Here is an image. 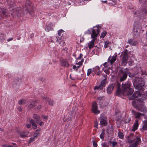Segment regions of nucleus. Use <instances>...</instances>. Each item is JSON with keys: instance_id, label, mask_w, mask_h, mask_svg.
Here are the masks:
<instances>
[{"instance_id": "603ef678", "label": "nucleus", "mask_w": 147, "mask_h": 147, "mask_svg": "<svg viewBox=\"0 0 147 147\" xmlns=\"http://www.w3.org/2000/svg\"><path fill=\"white\" fill-rule=\"evenodd\" d=\"M131 119L130 118H129L128 120L126 119L125 121V122L126 123H128L130 121Z\"/></svg>"}, {"instance_id": "6e6d98bb", "label": "nucleus", "mask_w": 147, "mask_h": 147, "mask_svg": "<svg viewBox=\"0 0 147 147\" xmlns=\"http://www.w3.org/2000/svg\"><path fill=\"white\" fill-rule=\"evenodd\" d=\"M76 64H78L79 65H82V63L81 61L79 62L78 63H77Z\"/></svg>"}, {"instance_id": "4be33fe9", "label": "nucleus", "mask_w": 147, "mask_h": 147, "mask_svg": "<svg viewBox=\"0 0 147 147\" xmlns=\"http://www.w3.org/2000/svg\"><path fill=\"white\" fill-rule=\"evenodd\" d=\"M105 80H102L100 83V84L99 85L100 86H101V87H102V88L103 89V88L104 87H105Z\"/></svg>"}, {"instance_id": "423d86ee", "label": "nucleus", "mask_w": 147, "mask_h": 147, "mask_svg": "<svg viewBox=\"0 0 147 147\" xmlns=\"http://www.w3.org/2000/svg\"><path fill=\"white\" fill-rule=\"evenodd\" d=\"M25 6L27 11L31 14L30 12L33 8V5L31 2L29 0L27 1L26 3Z\"/></svg>"}, {"instance_id": "680f3d73", "label": "nucleus", "mask_w": 147, "mask_h": 147, "mask_svg": "<svg viewBox=\"0 0 147 147\" xmlns=\"http://www.w3.org/2000/svg\"><path fill=\"white\" fill-rule=\"evenodd\" d=\"M38 135L36 134H35L34 135L33 137L35 138Z\"/></svg>"}, {"instance_id": "f3484780", "label": "nucleus", "mask_w": 147, "mask_h": 147, "mask_svg": "<svg viewBox=\"0 0 147 147\" xmlns=\"http://www.w3.org/2000/svg\"><path fill=\"white\" fill-rule=\"evenodd\" d=\"M132 112L133 113L135 116V117L136 118H139L140 116L141 113L137 112L134 111L133 110H132Z\"/></svg>"}, {"instance_id": "6e6552de", "label": "nucleus", "mask_w": 147, "mask_h": 147, "mask_svg": "<svg viewBox=\"0 0 147 147\" xmlns=\"http://www.w3.org/2000/svg\"><path fill=\"white\" fill-rule=\"evenodd\" d=\"M137 137L132 134H130L127 137L128 142L130 143H132L135 140H136Z\"/></svg>"}, {"instance_id": "2f4dec72", "label": "nucleus", "mask_w": 147, "mask_h": 147, "mask_svg": "<svg viewBox=\"0 0 147 147\" xmlns=\"http://www.w3.org/2000/svg\"><path fill=\"white\" fill-rule=\"evenodd\" d=\"M37 123L38 124L41 126H42L44 125L43 122L41 121V120H40L39 121H38Z\"/></svg>"}, {"instance_id": "c9c22d12", "label": "nucleus", "mask_w": 147, "mask_h": 147, "mask_svg": "<svg viewBox=\"0 0 147 147\" xmlns=\"http://www.w3.org/2000/svg\"><path fill=\"white\" fill-rule=\"evenodd\" d=\"M109 0H107V1H102V2L103 3H107V2H108V3L109 4H112V3L111 2H110L109 1Z\"/></svg>"}, {"instance_id": "6ab92c4d", "label": "nucleus", "mask_w": 147, "mask_h": 147, "mask_svg": "<svg viewBox=\"0 0 147 147\" xmlns=\"http://www.w3.org/2000/svg\"><path fill=\"white\" fill-rule=\"evenodd\" d=\"M107 123L106 120L104 119H101L100 121V124L103 126L106 125Z\"/></svg>"}, {"instance_id": "4c0bfd02", "label": "nucleus", "mask_w": 147, "mask_h": 147, "mask_svg": "<svg viewBox=\"0 0 147 147\" xmlns=\"http://www.w3.org/2000/svg\"><path fill=\"white\" fill-rule=\"evenodd\" d=\"M92 70L91 69H89L88 70L87 75L89 76L91 73Z\"/></svg>"}, {"instance_id": "de8ad7c7", "label": "nucleus", "mask_w": 147, "mask_h": 147, "mask_svg": "<svg viewBox=\"0 0 147 147\" xmlns=\"http://www.w3.org/2000/svg\"><path fill=\"white\" fill-rule=\"evenodd\" d=\"M20 136L21 138H24L26 137V135L25 134H22L20 135Z\"/></svg>"}, {"instance_id": "aec40b11", "label": "nucleus", "mask_w": 147, "mask_h": 147, "mask_svg": "<svg viewBox=\"0 0 147 147\" xmlns=\"http://www.w3.org/2000/svg\"><path fill=\"white\" fill-rule=\"evenodd\" d=\"M128 42L131 45H135L136 44V42L133 40L130 39L129 40Z\"/></svg>"}, {"instance_id": "e2e57ef3", "label": "nucleus", "mask_w": 147, "mask_h": 147, "mask_svg": "<svg viewBox=\"0 0 147 147\" xmlns=\"http://www.w3.org/2000/svg\"><path fill=\"white\" fill-rule=\"evenodd\" d=\"M101 72H100V71H98V72L97 73V74H97V75H98V76H99V75L101 74Z\"/></svg>"}, {"instance_id": "f257e3e1", "label": "nucleus", "mask_w": 147, "mask_h": 147, "mask_svg": "<svg viewBox=\"0 0 147 147\" xmlns=\"http://www.w3.org/2000/svg\"><path fill=\"white\" fill-rule=\"evenodd\" d=\"M117 85L116 94L118 96H120L122 94L131 95L134 92L133 90L131 88V83L129 82L122 84L121 89L120 88L121 85L118 82H117Z\"/></svg>"}, {"instance_id": "a18cd8bd", "label": "nucleus", "mask_w": 147, "mask_h": 147, "mask_svg": "<svg viewBox=\"0 0 147 147\" xmlns=\"http://www.w3.org/2000/svg\"><path fill=\"white\" fill-rule=\"evenodd\" d=\"M35 138L33 137L31 138H30V142H32L34 141Z\"/></svg>"}, {"instance_id": "f8f14e48", "label": "nucleus", "mask_w": 147, "mask_h": 147, "mask_svg": "<svg viewBox=\"0 0 147 147\" xmlns=\"http://www.w3.org/2000/svg\"><path fill=\"white\" fill-rule=\"evenodd\" d=\"M115 86V84L114 83H113L110 85L107 88V92L108 93L111 94L113 89L114 88Z\"/></svg>"}, {"instance_id": "ddd939ff", "label": "nucleus", "mask_w": 147, "mask_h": 147, "mask_svg": "<svg viewBox=\"0 0 147 147\" xmlns=\"http://www.w3.org/2000/svg\"><path fill=\"white\" fill-rule=\"evenodd\" d=\"M116 56H110L108 59V62L111 65L113 63L116 61Z\"/></svg>"}, {"instance_id": "c03bdc74", "label": "nucleus", "mask_w": 147, "mask_h": 147, "mask_svg": "<svg viewBox=\"0 0 147 147\" xmlns=\"http://www.w3.org/2000/svg\"><path fill=\"white\" fill-rule=\"evenodd\" d=\"M102 145L103 146V147H109V146L106 145L105 143L102 144Z\"/></svg>"}, {"instance_id": "338daca9", "label": "nucleus", "mask_w": 147, "mask_h": 147, "mask_svg": "<svg viewBox=\"0 0 147 147\" xmlns=\"http://www.w3.org/2000/svg\"><path fill=\"white\" fill-rule=\"evenodd\" d=\"M73 68L74 69H76V66L75 65H74L73 66Z\"/></svg>"}, {"instance_id": "72a5a7b5", "label": "nucleus", "mask_w": 147, "mask_h": 147, "mask_svg": "<svg viewBox=\"0 0 147 147\" xmlns=\"http://www.w3.org/2000/svg\"><path fill=\"white\" fill-rule=\"evenodd\" d=\"M14 5V3L13 2H11L9 4V7L10 8H12Z\"/></svg>"}, {"instance_id": "ea45409f", "label": "nucleus", "mask_w": 147, "mask_h": 147, "mask_svg": "<svg viewBox=\"0 0 147 147\" xmlns=\"http://www.w3.org/2000/svg\"><path fill=\"white\" fill-rule=\"evenodd\" d=\"M93 144L94 147H97V144L96 143L95 141H93Z\"/></svg>"}, {"instance_id": "5fc2aeb1", "label": "nucleus", "mask_w": 147, "mask_h": 147, "mask_svg": "<svg viewBox=\"0 0 147 147\" xmlns=\"http://www.w3.org/2000/svg\"><path fill=\"white\" fill-rule=\"evenodd\" d=\"M109 1L112 3L111 4H113L112 2L115 3V0H110Z\"/></svg>"}, {"instance_id": "7c9ffc66", "label": "nucleus", "mask_w": 147, "mask_h": 147, "mask_svg": "<svg viewBox=\"0 0 147 147\" xmlns=\"http://www.w3.org/2000/svg\"><path fill=\"white\" fill-rule=\"evenodd\" d=\"M99 89H100V90L102 89V87H101V86H100V85H99L97 86H95V87H94V90H98Z\"/></svg>"}, {"instance_id": "bf43d9fd", "label": "nucleus", "mask_w": 147, "mask_h": 147, "mask_svg": "<svg viewBox=\"0 0 147 147\" xmlns=\"http://www.w3.org/2000/svg\"><path fill=\"white\" fill-rule=\"evenodd\" d=\"M15 82H16L17 84H18L19 82V81L17 79H16L15 80Z\"/></svg>"}, {"instance_id": "c756f323", "label": "nucleus", "mask_w": 147, "mask_h": 147, "mask_svg": "<svg viewBox=\"0 0 147 147\" xmlns=\"http://www.w3.org/2000/svg\"><path fill=\"white\" fill-rule=\"evenodd\" d=\"M1 11L3 15H5L7 13V11L6 9H3L1 10Z\"/></svg>"}, {"instance_id": "2eb2a0df", "label": "nucleus", "mask_w": 147, "mask_h": 147, "mask_svg": "<svg viewBox=\"0 0 147 147\" xmlns=\"http://www.w3.org/2000/svg\"><path fill=\"white\" fill-rule=\"evenodd\" d=\"M36 102L35 101H32L30 104L28 105V110H30L32 108L36 106Z\"/></svg>"}, {"instance_id": "f704fd0d", "label": "nucleus", "mask_w": 147, "mask_h": 147, "mask_svg": "<svg viewBox=\"0 0 147 147\" xmlns=\"http://www.w3.org/2000/svg\"><path fill=\"white\" fill-rule=\"evenodd\" d=\"M53 101L51 100H50L49 101V105H51L52 106H53Z\"/></svg>"}, {"instance_id": "79ce46f5", "label": "nucleus", "mask_w": 147, "mask_h": 147, "mask_svg": "<svg viewBox=\"0 0 147 147\" xmlns=\"http://www.w3.org/2000/svg\"><path fill=\"white\" fill-rule=\"evenodd\" d=\"M117 145V143L116 142H114L112 143L113 147H115L116 145Z\"/></svg>"}, {"instance_id": "9b49d317", "label": "nucleus", "mask_w": 147, "mask_h": 147, "mask_svg": "<svg viewBox=\"0 0 147 147\" xmlns=\"http://www.w3.org/2000/svg\"><path fill=\"white\" fill-rule=\"evenodd\" d=\"M100 30L98 29H93L91 34V37L92 38H94L96 37L98 34L99 33Z\"/></svg>"}, {"instance_id": "a878e982", "label": "nucleus", "mask_w": 147, "mask_h": 147, "mask_svg": "<svg viewBox=\"0 0 147 147\" xmlns=\"http://www.w3.org/2000/svg\"><path fill=\"white\" fill-rule=\"evenodd\" d=\"M140 35V33L137 30H136L134 32V36L136 37H138Z\"/></svg>"}, {"instance_id": "8fccbe9b", "label": "nucleus", "mask_w": 147, "mask_h": 147, "mask_svg": "<svg viewBox=\"0 0 147 147\" xmlns=\"http://www.w3.org/2000/svg\"><path fill=\"white\" fill-rule=\"evenodd\" d=\"M26 126L28 128H29L31 127V125L30 124H27L26 125Z\"/></svg>"}, {"instance_id": "5701e85b", "label": "nucleus", "mask_w": 147, "mask_h": 147, "mask_svg": "<svg viewBox=\"0 0 147 147\" xmlns=\"http://www.w3.org/2000/svg\"><path fill=\"white\" fill-rule=\"evenodd\" d=\"M118 136L119 138L121 139H122L124 137V135L123 133L120 131L118 133Z\"/></svg>"}, {"instance_id": "4468645a", "label": "nucleus", "mask_w": 147, "mask_h": 147, "mask_svg": "<svg viewBox=\"0 0 147 147\" xmlns=\"http://www.w3.org/2000/svg\"><path fill=\"white\" fill-rule=\"evenodd\" d=\"M128 59V55L123 54V58L122 59V64H126L127 61Z\"/></svg>"}, {"instance_id": "b1692460", "label": "nucleus", "mask_w": 147, "mask_h": 147, "mask_svg": "<svg viewBox=\"0 0 147 147\" xmlns=\"http://www.w3.org/2000/svg\"><path fill=\"white\" fill-rule=\"evenodd\" d=\"M26 102V100L24 99H22L19 101L18 103L19 105H21L22 104H24Z\"/></svg>"}, {"instance_id": "473e14b6", "label": "nucleus", "mask_w": 147, "mask_h": 147, "mask_svg": "<svg viewBox=\"0 0 147 147\" xmlns=\"http://www.w3.org/2000/svg\"><path fill=\"white\" fill-rule=\"evenodd\" d=\"M15 10L14 9H12V10L13 11V13H11V14H14V15H18V11H17V10H16V9H15V11H14V10Z\"/></svg>"}, {"instance_id": "39448f33", "label": "nucleus", "mask_w": 147, "mask_h": 147, "mask_svg": "<svg viewBox=\"0 0 147 147\" xmlns=\"http://www.w3.org/2000/svg\"><path fill=\"white\" fill-rule=\"evenodd\" d=\"M33 117L35 121L32 119H29L30 122L31 124L32 128L34 129H36L37 127L36 123H37L40 120V117L38 115L36 114H34Z\"/></svg>"}, {"instance_id": "13d9d810", "label": "nucleus", "mask_w": 147, "mask_h": 147, "mask_svg": "<svg viewBox=\"0 0 147 147\" xmlns=\"http://www.w3.org/2000/svg\"><path fill=\"white\" fill-rule=\"evenodd\" d=\"M12 144H13V145L15 147H16L17 146V145L16 143H12Z\"/></svg>"}, {"instance_id": "412c9836", "label": "nucleus", "mask_w": 147, "mask_h": 147, "mask_svg": "<svg viewBox=\"0 0 147 147\" xmlns=\"http://www.w3.org/2000/svg\"><path fill=\"white\" fill-rule=\"evenodd\" d=\"M62 65L63 66L68 67L69 66L68 63L67 61H63L62 63Z\"/></svg>"}, {"instance_id": "9d476101", "label": "nucleus", "mask_w": 147, "mask_h": 147, "mask_svg": "<svg viewBox=\"0 0 147 147\" xmlns=\"http://www.w3.org/2000/svg\"><path fill=\"white\" fill-rule=\"evenodd\" d=\"M132 104L133 106L135 107L136 109H137L138 110L144 112H146V110H145V107L144 105H142V107L140 108L138 106L135 102H132Z\"/></svg>"}, {"instance_id": "bb28decb", "label": "nucleus", "mask_w": 147, "mask_h": 147, "mask_svg": "<svg viewBox=\"0 0 147 147\" xmlns=\"http://www.w3.org/2000/svg\"><path fill=\"white\" fill-rule=\"evenodd\" d=\"M107 34L106 31H105L103 32L101 34L100 37L103 38Z\"/></svg>"}, {"instance_id": "a19ab883", "label": "nucleus", "mask_w": 147, "mask_h": 147, "mask_svg": "<svg viewBox=\"0 0 147 147\" xmlns=\"http://www.w3.org/2000/svg\"><path fill=\"white\" fill-rule=\"evenodd\" d=\"M63 32V30H61L59 31H58V35L59 36H60L61 35V34Z\"/></svg>"}, {"instance_id": "864d4df0", "label": "nucleus", "mask_w": 147, "mask_h": 147, "mask_svg": "<svg viewBox=\"0 0 147 147\" xmlns=\"http://www.w3.org/2000/svg\"><path fill=\"white\" fill-rule=\"evenodd\" d=\"M42 117L44 118V119H46V120L48 118V117L47 116H45V115H42Z\"/></svg>"}, {"instance_id": "774afa93", "label": "nucleus", "mask_w": 147, "mask_h": 147, "mask_svg": "<svg viewBox=\"0 0 147 147\" xmlns=\"http://www.w3.org/2000/svg\"><path fill=\"white\" fill-rule=\"evenodd\" d=\"M144 1V0H139V2L140 3Z\"/></svg>"}, {"instance_id": "3c124183", "label": "nucleus", "mask_w": 147, "mask_h": 147, "mask_svg": "<svg viewBox=\"0 0 147 147\" xmlns=\"http://www.w3.org/2000/svg\"><path fill=\"white\" fill-rule=\"evenodd\" d=\"M18 110L19 111L21 112L22 111V109L20 107H18Z\"/></svg>"}, {"instance_id": "1a4fd4ad", "label": "nucleus", "mask_w": 147, "mask_h": 147, "mask_svg": "<svg viewBox=\"0 0 147 147\" xmlns=\"http://www.w3.org/2000/svg\"><path fill=\"white\" fill-rule=\"evenodd\" d=\"M141 142V139L139 137H137L136 141L130 145L129 147H138V145Z\"/></svg>"}, {"instance_id": "f03ea898", "label": "nucleus", "mask_w": 147, "mask_h": 147, "mask_svg": "<svg viewBox=\"0 0 147 147\" xmlns=\"http://www.w3.org/2000/svg\"><path fill=\"white\" fill-rule=\"evenodd\" d=\"M133 84L134 87L136 89L143 91L144 89L143 87L144 85V82L142 79L140 78L135 77L134 79Z\"/></svg>"}, {"instance_id": "37998d69", "label": "nucleus", "mask_w": 147, "mask_h": 147, "mask_svg": "<svg viewBox=\"0 0 147 147\" xmlns=\"http://www.w3.org/2000/svg\"><path fill=\"white\" fill-rule=\"evenodd\" d=\"M94 123L95 125L94 126L95 127H97L98 123L96 121H95Z\"/></svg>"}, {"instance_id": "69168bd1", "label": "nucleus", "mask_w": 147, "mask_h": 147, "mask_svg": "<svg viewBox=\"0 0 147 147\" xmlns=\"http://www.w3.org/2000/svg\"><path fill=\"white\" fill-rule=\"evenodd\" d=\"M13 38H9V39H8L7 41L8 42H9L10 40H13Z\"/></svg>"}, {"instance_id": "58836bf2", "label": "nucleus", "mask_w": 147, "mask_h": 147, "mask_svg": "<svg viewBox=\"0 0 147 147\" xmlns=\"http://www.w3.org/2000/svg\"><path fill=\"white\" fill-rule=\"evenodd\" d=\"M41 107V105H39L37 106L35 109L36 110H39Z\"/></svg>"}, {"instance_id": "0eeeda50", "label": "nucleus", "mask_w": 147, "mask_h": 147, "mask_svg": "<svg viewBox=\"0 0 147 147\" xmlns=\"http://www.w3.org/2000/svg\"><path fill=\"white\" fill-rule=\"evenodd\" d=\"M97 109V104L96 102L94 101L92 104V111L95 114H98L100 112L99 110H98Z\"/></svg>"}, {"instance_id": "dca6fc26", "label": "nucleus", "mask_w": 147, "mask_h": 147, "mask_svg": "<svg viewBox=\"0 0 147 147\" xmlns=\"http://www.w3.org/2000/svg\"><path fill=\"white\" fill-rule=\"evenodd\" d=\"M143 126L142 129L144 130H147V119L143 121Z\"/></svg>"}, {"instance_id": "393cba45", "label": "nucleus", "mask_w": 147, "mask_h": 147, "mask_svg": "<svg viewBox=\"0 0 147 147\" xmlns=\"http://www.w3.org/2000/svg\"><path fill=\"white\" fill-rule=\"evenodd\" d=\"M105 134V131L104 130H103L102 132L100 135V138L102 139H103L104 138V135Z\"/></svg>"}, {"instance_id": "20e7f679", "label": "nucleus", "mask_w": 147, "mask_h": 147, "mask_svg": "<svg viewBox=\"0 0 147 147\" xmlns=\"http://www.w3.org/2000/svg\"><path fill=\"white\" fill-rule=\"evenodd\" d=\"M144 96L145 95L141 93L140 91H136L134 92L130 99H137L138 98H139L138 100L142 102L146 98V97H144Z\"/></svg>"}, {"instance_id": "a211bd4d", "label": "nucleus", "mask_w": 147, "mask_h": 147, "mask_svg": "<svg viewBox=\"0 0 147 147\" xmlns=\"http://www.w3.org/2000/svg\"><path fill=\"white\" fill-rule=\"evenodd\" d=\"M138 119H136L135 120V123L134 125L133 129H132L133 131H134L137 129L138 126Z\"/></svg>"}, {"instance_id": "0e129e2a", "label": "nucleus", "mask_w": 147, "mask_h": 147, "mask_svg": "<svg viewBox=\"0 0 147 147\" xmlns=\"http://www.w3.org/2000/svg\"><path fill=\"white\" fill-rule=\"evenodd\" d=\"M107 62H105V63H104V64H103V65L105 66V67H107V66H106V65H107Z\"/></svg>"}, {"instance_id": "49530a36", "label": "nucleus", "mask_w": 147, "mask_h": 147, "mask_svg": "<svg viewBox=\"0 0 147 147\" xmlns=\"http://www.w3.org/2000/svg\"><path fill=\"white\" fill-rule=\"evenodd\" d=\"M128 51L126 49H125L124 50V52L123 54L128 55L127 54Z\"/></svg>"}, {"instance_id": "cd10ccee", "label": "nucleus", "mask_w": 147, "mask_h": 147, "mask_svg": "<svg viewBox=\"0 0 147 147\" xmlns=\"http://www.w3.org/2000/svg\"><path fill=\"white\" fill-rule=\"evenodd\" d=\"M88 45L89 49H90L94 47V43L90 42V43H88Z\"/></svg>"}, {"instance_id": "7ed1b4c3", "label": "nucleus", "mask_w": 147, "mask_h": 147, "mask_svg": "<svg viewBox=\"0 0 147 147\" xmlns=\"http://www.w3.org/2000/svg\"><path fill=\"white\" fill-rule=\"evenodd\" d=\"M128 74L129 77H131L129 74V71L128 69L121 68L118 72V77L119 78L120 81L121 82L124 81L126 79ZM133 76H131V77H132Z\"/></svg>"}, {"instance_id": "4d7b16f0", "label": "nucleus", "mask_w": 147, "mask_h": 147, "mask_svg": "<svg viewBox=\"0 0 147 147\" xmlns=\"http://www.w3.org/2000/svg\"><path fill=\"white\" fill-rule=\"evenodd\" d=\"M5 147H13L11 145H6Z\"/></svg>"}, {"instance_id": "052dcab7", "label": "nucleus", "mask_w": 147, "mask_h": 147, "mask_svg": "<svg viewBox=\"0 0 147 147\" xmlns=\"http://www.w3.org/2000/svg\"><path fill=\"white\" fill-rule=\"evenodd\" d=\"M95 39H94V38H93L92 40L90 42H92V43H94V42L95 41Z\"/></svg>"}, {"instance_id": "e433bc0d", "label": "nucleus", "mask_w": 147, "mask_h": 147, "mask_svg": "<svg viewBox=\"0 0 147 147\" xmlns=\"http://www.w3.org/2000/svg\"><path fill=\"white\" fill-rule=\"evenodd\" d=\"M58 38H59V39H58V38H57V42H58L59 44H61V42H63V41L61 42V41L60 40V38H59L58 37Z\"/></svg>"}, {"instance_id": "09e8293b", "label": "nucleus", "mask_w": 147, "mask_h": 147, "mask_svg": "<svg viewBox=\"0 0 147 147\" xmlns=\"http://www.w3.org/2000/svg\"><path fill=\"white\" fill-rule=\"evenodd\" d=\"M140 13H141V12L140 11H138L135 12V13H134V14H136V15L140 14Z\"/></svg>"}, {"instance_id": "c85d7f7f", "label": "nucleus", "mask_w": 147, "mask_h": 147, "mask_svg": "<svg viewBox=\"0 0 147 147\" xmlns=\"http://www.w3.org/2000/svg\"><path fill=\"white\" fill-rule=\"evenodd\" d=\"M110 42L109 41H106L105 42V44L104 45V47L105 48H107L108 47L109 44H110Z\"/></svg>"}]
</instances>
